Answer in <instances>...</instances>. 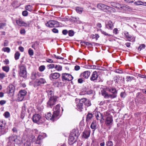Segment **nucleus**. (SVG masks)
Listing matches in <instances>:
<instances>
[{"label": "nucleus", "mask_w": 146, "mask_h": 146, "mask_svg": "<svg viewBox=\"0 0 146 146\" xmlns=\"http://www.w3.org/2000/svg\"><path fill=\"white\" fill-rule=\"evenodd\" d=\"M113 143L111 141H108L107 142L106 145L107 146H113Z\"/></svg>", "instance_id": "54"}, {"label": "nucleus", "mask_w": 146, "mask_h": 146, "mask_svg": "<svg viewBox=\"0 0 146 146\" xmlns=\"http://www.w3.org/2000/svg\"><path fill=\"white\" fill-rule=\"evenodd\" d=\"M90 131L89 130H86L83 132L82 135V137L87 139L90 136Z\"/></svg>", "instance_id": "19"}, {"label": "nucleus", "mask_w": 146, "mask_h": 146, "mask_svg": "<svg viewBox=\"0 0 146 146\" xmlns=\"http://www.w3.org/2000/svg\"><path fill=\"white\" fill-rule=\"evenodd\" d=\"M136 97L138 100L140 101L139 103L141 104H145V102L146 98L140 92H138L136 94Z\"/></svg>", "instance_id": "9"}, {"label": "nucleus", "mask_w": 146, "mask_h": 146, "mask_svg": "<svg viewBox=\"0 0 146 146\" xmlns=\"http://www.w3.org/2000/svg\"><path fill=\"white\" fill-rule=\"evenodd\" d=\"M79 135L78 130L77 129H75L72 131L70 135L74 137H75L76 138H77Z\"/></svg>", "instance_id": "16"}, {"label": "nucleus", "mask_w": 146, "mask_h": 146, "mask_svg": "<svg viewBox=\"0 0 146 146\" xmlns=\"http://www.w3.org/2000/svg\"><path fill=\"white\" fill-rule=\"evenodd\" d=\"M15 90L14 86L13 85H10L7 88V92L11 96H13Z\"/></svg>", "instance_id": "13"}, {"label": "nucleus", "mask_w": 146, "mask_h": 146, "mask_svg": "<svg viewBox=\"0 0 146 146\" xmlns=\"http://www.w3.org/2000/svg\"><path fill=\"white\" fill-rule=\"evenodd\" d=\"M17 24L19 26H29V24H27L23 22L22 19H19L16 21Z\"/></svg>", "instance_id": "15"}, {"label": "nucleus", "mask_w": 146, "mask_h": 146, "mask_svg": "<svg viewBox=\"0 0 146 146\" xmlns=\"http://www.w3.org/2000/svg\"><path fill=\"white\" fill-rule=\"evenodd\" d=\"M26 107L25 104H24L23 106L22 107V110L21 112L23 113L24 112L26 111Z\"/></svg>", "instance_id": "59"}, {"label": "nucleus", "mask_w": 146, "mask_h": 146, "mask_svg": "<svg viewBox=\"0 0 146 146\" xmlns=\"http://www.w3.org/2000/svg\"><path fill=\"white\" fill-rule=\"evenodd\" d=\"M46 82L45 80L43 78H40L39 79L36 80L35 82L34 86L35 87L40 86Z\"/></svg>", "instance_id": "10"}, {"label": "nucleus", "mask_w": 146, "mask_h": 146, "mask_svg": "<svg viewBox=\"0 0 146 146\" xmlns=\"http://www.w3.org/2000/svg\"><path fill=\"white\" fill-rule=\"evenodd\" d=\"M145 45L144 44H142L141 45H140V46H139L138 47V50H139V51H140L142 49L145 48Z\"/></svg>", "instance_id": "47"}, {"label": "nucleus", "mask_w": 146, "mask_h": 146, "mask_svg": "<svg viewBox=\"0 0 146 146\" xmlns=\"http://www.w3.org/2000/svg\"><path fill=\"white\" fill-rule=\"evenodd\" d=\"M32 119L33 121L34 122L38 124L43 123L44 121V119L38 114H35L34 115Z\"/></svg>", "instance_id": "4"}, {"label": "nucleus", "mask_w": 146, "mask_h": 146, "mask_svg": "<svg viewBox=\"0 0 146 146\" xmlns=\"http://www.w3.org/2000/svg\"><path fill=\"white\" fill-rule=\"evenodd\" d=\"M114 72L117 73L119 74H123V72L122 71L119 69H115V70Z\"/></svg>", "instance_id": "55"}, {"label": "nucleus", "mask_w": 146, "mask_h": 146, "mask_svg": "<svg viewBox=\"0 0 146 146\" xmlns=\"http://www.w3.org/2000/svg\"><path fill=\"white\" fill-rule=\"evenodd\" d=\"M82 44H83V43H84V44H86L87 46H90L91 45H92L91 43L90 42H84L83 41L81 42Z\"/></svg>", "instance_id": "57"}, {"label": "nucleus", "mask_w": 146, "mask_h": 146, "mask_svg": "<svg viewBox=\"0 0 146 146\" xmlns=\"http://www.w3.org/2000/svg\"><path fill=\"white\" fill-rule=\"evenodd\" d=\"M30 139L32 142H33L35 141L36 138L33 135H31L30 137Z\"/></svg>", "instance_id": "51"}, {"label": "nucleus", "mask_w": 146, "mask_h": 146, "mask_svg": "<svg viewBox=\"0 0 146 146\" xmlns=\"http://www.w3.org/2000/svg\"><path fill=\"white\" fill-rule=\"evenodd\" d=\"M105 87L104 88L103 90H102L101 93L102 95L104 96L105 98L108 99L110 98L109 94H108L106 91L107 90L105 89Z\"/></svg>", "instance_id": "21"}, {"label": "nucleus", "mask_w": 146, "mask_h": 146, "mask_svg": "<svg viewBox=\"0 0 146 146\" xmlns=\"http://www.w3.org/2000/svg\"><path fill=\"white\" fill-rule=\"evenodd\" d=\"M113 123V117L111 116H108L106 119L105 124L107 126H111Z\"/></svg>", "instance_id": "11"}, {"label": "nucleus", "mask_w": 146, "mask_h": 146, "mask_svg": "<svg viewBox=\"0 0 146 146\" xmlns=\"http://www.w3.org/2000/svg\"><path fill=\"white\" fill-rule=\"evenodd\" d=\"M61 78L63 82L71 81L73 78V77L70 74L66 73H62Z\"/></svg>", "instance_id": "5"}, {"label": "nucleus", "mask_w": 146, "mask_h": 146, "mask_svg": "<svg viewBox=\"0 0 146 146\" xmlns=\"http://www.w3.org/2000/svg\"><path fill=\"white\" fill-rule=\"evenodd\" d=\"M98 76V75L97 72L95 71L93 72L90 77V80L92 81H94L97 79Z\"/></svg>", "instance_id": "17"}, {"label": "nucleus", "mask_w": 146, "mask_h": 146, "mask_svg": "<svg viewBox=\"0 0 146 146\" xmlns=\"http://www.w3.org/2000/svg\"><path fill=\"white\" fill-rule=\"evenodd\" d=\"M5 77V74L3 73H0V78L3 79Z\"/></svg>", "instance_id": "62"}, {"label": "nucleus", "mask_w": 146, "mask_h": 146, "mask_svg": "<svg viewBox=\"0 0 146 146\" xmlns=\"http://www.w3.org/2000/svg\"><path fill=\"white\" fill-rule=\"evenodd\" d=\"M96 117L97 120H100L101 123L104 120V116L100 112H98L95 113Z\"/></svg>", "instance_id": "14"}, {"label": "nucleus", "mask_w": 146, "mask_h": 146, "mask_svg": "<svg viewBox=\"0 0 146 146\" xmlns=\"http://www.w3.org/2000/svg\"><path fill=\"white\" fill-rule=\"evenodd\" d=\"M9 139L13 141L16 143H18L19 140L17 139V135H13L11 137H10Z\"/></svg>", "instance_id": "26"}, {"label": "nucleus", "mask_w": 146, "mask_h": 146, "mask_svg": "<svg viewBox=\"0 0 146 146\" xmlns=\"http://www.w3.org/2000/svg\"><path fill=\"white\" fill-rule=\"evenodd\" d=\"M60 76V74L58 73L55 72L52 73L50 74L49 77L51 79L52 78L53 79H56L59 78Z\"/></svg>", "instance_id": "22"}, {"label": "nucleus", "mask_w": 146, "mask_h": 146, "mask_svg": "<svg viewBox=\"0 0 146 146\" xmlns=\"http://www.w3.org/2000/svg\"><path fill=\"white\" fill-rule=\"evenodd\" d=\"M97 7L100 9L103 10L105 9H109V7L105 5L102 4H98L97 5Z\"/></svg>", "instance_id": "24"}, {"label": "nucleus", "mask_w": 146, "mask_h": 146, "mask_svg": "<svg viewBox=\"0 0 146 146\" xmlns=\"http://www.w3.org/2000/svg\"><path fill=\"white\" fill-rule=\"evenodd\" d=\"M47 67H48L49 69L52 68H54V65L53 64H51L49 65H48L47 66Z\"/></svg>", "instance_id": "58"}, {"label": "nucleus", "mask_w": 146, "mask_h": 146, "mask_svg": "<svg viewBox=\"0 0 146 146\" xmlns=\"http://www.w3.org/2000/svg\"><path fill=\"white\" fill-rule=\"evenodd\" d=\"M46 25L47 27H58L59 23L57 21L54 20H51L47 22Z\"/></svg>", "instance_id": "8"}, {"label": "nucleus", "mask_w": 146, "mask_h": 146, "mask_svg": "<svg viewBox=\"0 0 146 146\" xmlns=\"http://www.w3.org/2000/svg\"><path fill=\"white\" fill-rule=\"evenodd\" d=\"M43 137L41 135H39L37 138L36 141L35 143L36 144H40L42 142V139H43Z\"/></svg>", "instance_id": "29"}, {"label": "nucleus", "mask_w": 146, "mask_h": 146, "mask_svg": "<svg viewBox=\"0 0 146 146\" xmlns=\"http://www.w3.org/2000/svg\"><path fill=\"white\" fill-rule=\"evenodd\" d=\"M20 54L18 52H17L15 54V58L16 60L19 58Z\"/></svg>", "instance_id": "37"}, {"label": "nucleus", "mask_w": 146, "mask_h": 146, "mask_svg": "<svg viewBox=\"0 0 146 146\" xmlns=\"http://www.w3.org/2000/svg\"><path fill=\"white\" fill-rule=\"evenodd\" d=\"M6 101L5 100H1L0 101V104L3 105L6 103Z\"/></svg>", "instance_id": "61"}, {"label": "nucleus", "mask_w": 146, "mask_h": 146, "mask_svg": "<svg viewBox=\"0 0 146 146\" xmlns=\"http://www.w3.org/2000/svg\"><path fill=\"white\" fill-rule=\"evenodd\" d=\"M55 68L58 71H61L62 70V67L60 65H56L55 67Z\"/></svg>", "instance_id": "41"}, {"label": "nucleus", "mask_w": 146, "mask_h": 146, "mask_svg": "<svg viewBox=\"0 0 146 146\" xmlns=\"http://www.w3.org/2000/svg\"><path fill=\"white\" fill-rule=\"evenodd\" d=\"M2 50L5 52H7L8 53H9L10 52V49L9 48L7 47L3 48Z\"/></svg>", "instance_id": "44"}, {"label": "nucleus", "mask_w": 146, "mask_h": 146, "mask_svg": "<svg viewBox=\"0 0 146 146\" xmlns=\"http://www.w3.org/2000/svg\"><path fill=\"white\" fill-rule=\"evenodd\" d=\"M124 34L125 37L127 38L128 40L131 41L132 40H133V38L130 35L128 32L127 31L125 32Z\"/></svg>", "instance_id": "25"}, {"label": "nucleus", "mask_w": 146, "mask_h": 146, "mask_svg": "<svg viewBox=\"0 0 146 146\" xmlns=\"http://www.w3.org/2000/svg\"><path fill=\"white\" fill-rule=\"evenodd\" d=\"M136 5H143L146 6V5L143 4V2L141 1H138L137 2H135L134 3Z\"/></svg>", "instance_id": "42"}, {"label": "nucleus", "mask_w": 146, "mask_h": 146, "mask_svg": "<svg viewBox=\"0 0 146 146\" xmlns=\"http://www.w3.org/2000/svg\"><path fill=\"white\" fill-rule=\"evenodd\" d=\"M4 115L5 117L8 118L10 117V115L9 112L6 111Z\"/></svg>", "instance_id": "50"}, {"label": "nucleus", "mask_w": 146, "mask_h": 146, "mask_svg": "<svg viewBox=\"0 0 146 146\" xmlns=\"http://www.w3.org/2000/svg\"><path fill=\"white\" fill-rule=\"evenodd\" d=\"M45 69V67L44 65L41 66L39 67V70L40 72H42Z\"/></svg>", "instance_id": "56"}, {"label": "nucleus", "mask_w": 146, "mask_h": 146, "mask_svg": "<svg viewBox=\"0 0 146 146\" xmlns=\"http://www.w3.org/2000/svg\"><path fill=\"white\" fill-rule=\"evenodd\" d=\"M2 124L0 125V131H2V129H5V123H4L3 122H2Z\"/></svg>", "instance_id": "38"}, {"label": "nucleus", "mask_w": 146, "mask_h": 146, "mask_svg": "<svg viewBox=\"0 0 146 146\" xmlns=\"http://www.w3.org/2000/svg\"><path fill=\"white\" fill-rule=\"evenodd\" d=\"M32 6L30 5H26L25 7V9L27 10H28L29 11H30L32 10Z\"/></svg>", "instance_id": "36"}, {"label": "nucleus", "mask_w": 146, "mask_h": 146, "mask_svg": "<svg viewBox=\"0 0 146 146\" xmlns=\"http://www.w3.org/2000/svg\"><path fill=\"white\" fill-rule=\"evenodd\" d=\"M134 79V77H133L130 76H127L126 78V81L127 82H131Z\"/></svg>", "instance_id": "35"}, {"label": "nucleus", "mask_w": 146, "mask_h": 146, "mask_svg": "<svg viewBox=\"0 0 146 146\" xmlns=\"http://www.w3.org/2000/svg\"><path fill=\"white\" fill-rule=\"evenodd\" d=\"M20 71L19 73V76L25 79L27 77V72L25 66L22 65L19 66Z\"/></svg>", "instance_id": "3"}, {"label": "nucleus", "mask_w": 146, "mask_h": 146, "mask_svg": "<svg viewBox=\"0 0 146 146\" xmlns=\"http://www.w3.org/2000/svg\"><path fill=\"white\" fill-rule=\"evenodd\" d=\"M75 139H76V138L70 135L69 139V144L70 145L73 144L76 141Z\"/></svg>", "instance_id": "28"}, {"label": "nucleus", "mask_w": 146, "mask_h": 146, "mask_svg": "<svg viewBox=\"0 0 146 146\" xmlns=\"http://www.w3.org/2000/svg\"><path fill=\"white\" fill-rule=\"evenodd\" d=\"M39 75V73L38 72L33 73L31 76V78L32 80H35L37 78Z\"/></svg>", "instance_id": "30"}, {"label": "nucleus", "mask_w": 146, "mask_h": 146, "mask_svg": "<svg viewBox=\"0 0 146 146\" xmlns=\"http://www.w3.org/2000/svg\"><path fill=\"white\" fill-rule=\"evenodd\" d=\"M58 98L57 97L49 98V100L47 103V106L48 107L52 108L56 104Z\"/></svg>", "instance_id": "6"}, {"label": "nucleus", "mask_w": 146, "mask_h": 146, "mask_svg": "<svg viewBox=\"0 0 146 146\" xmlns=\"http://www.w3.org/2000/svg\"><path fill=\"white\" fill-rule=\"evenodd\" d=\"M90 71H86L82 73L80 76L81 77H83L84 79H87L90 76Z\"/></svg>", "instance_id": "20"}, {"label": "nucleus", "mask_w": 146, "mask_h": 146, "mask_svg": "<svg viewBox=\"0 0 146 146\" xmlns=\"http://www.w3.org/2000/svg\"><path fill=\"white\" fill-rule=\"evenodd\" d=\"M54 90L52 88H50L46 91L49 98L56 97V96H54Z\"/></svg>", "instance_id": "18"}, {"label": "nucleus", "mask_w": 146, "mask_h": 146, "mask_svg": "<svg viewBox=\"0 0 146 146\" xmlns=\"http://www.w3.org/2000/svg\"><path fill=\"white\" fill-rule=\"evenodd\" d=\"M84 98L86 100L84 103V106H86L87 107L90 106L91 105L90 101L88 100H87L86 98Z\"/></svg>", "instance_id": "32"}, {"label": "nucleus", "mask_w": 146, "mask_h": 146, "mask_svg": "<svg viewBox=\"0 0 146 146\" xmlns=\"http://www.w3.org/2000/svg\"><path fill=\"white\" fill-rule=\"evenodd\" d=\"M100 31L104 35H105L106 36H110L111 35L109 34H108L105 31L102 30L101 29H100Z\"/></svg>", "instance_id": "53"}, {"label": "nucleus", "mask_w": 146, "mask_h": 146, "mask_svg": "<svg viewBox=\"0 0 146 146\" xmlns=\"http://www.w3.org/2000/svg\"><path fill=\"white\" fill-rule=\"evenodd\" d=\"M53 114H52L50 112H48L45 115L46 118L48 120H51L53 121L56 120L57 117L59 115L60 112V107L59 104H57L54 108Z\"/></svg>", "instance_id": "1"}, {"label": "nucleus", "mask_w": 146, "mask_h": 146, "mask_svg": "<svg viewBox=\"0 0 146 146\" xmlns=\"http://www.w3.org/2000/svg\"><path fill=\"white\" fill-rule=\"evenodd\" d=\"M2 70L6 72H8L9 70V67L8 66H3L2 67Z\"/></svg>", "instance_id": "34"}, {"label": "nucleus", "mask_w": 146, "mask_h": 146, "mask_svg": "<svg viewBox=\"0 0 146 146\" xmlns=\"http://www.w3.org/2000/svg\"><path fill=\"white\" fill-rule=\"evenodd\" d=\"M54 56L57 59L63 60L64 58L62 57H60L59 56H56V55L55 54L54 55Z\"/></svg>", "instance_id": "60"}, {"label": "nucleus", "mask_w": 146, "mask_h": 146, "mask_svg": "<svg viewBox=\"0 0 146 146\" xmlns=\"http://www.w3.org/2000/svg\"><path fill=\"white\" fill-rule=\"evenodd\" d=\"M93 115L92 113H88L86 116V121L87 122L89 121L93 117Z\"/></svg>", "instance_id": "31"}, {"label": "nucleus", "mask_w": 146, "mask_h": 146, "mask_svg": "<svg viewBox=\"0 0 146 146\" xmlns=\"http://www.w3.org/2000/svg\"><path fill=\"white\" fill-rule=\"evenodd\" d=\"M68 35L70 36H72L74 34V31L72 30H70L68 32Z\"/></svg>", "instance_id": "45"}, {"label": "nucleus", "mask_w": 146, "mask_h": 146, "mask_svg": "<svg viewBox=\"0 0 146 146\" xmlns=\"http://www.w3.org/2000/svg\"><path fill=\"white\" fill-rule=\"evenodd\" d=\"M126 95V94L125 92H121L120 94V96L123 98H125Z\"/></svg>", "instance_id": "48"}, {"label": "nucleus", "mask_w": 146, "mask_h": 146, "mask_svg": "<svg viewBox=\"0 0 146 146\" xmlns=\"http://www.w3.org/2000/svg\"><path fill=\"white\" fill-rule=\"evenodd\" d=\"M76 10L78 13L81 14L83 11V9L79 7H76Z\"/></svg>", "instance_id": "33"}, {"label": "nucleus", "mask_w": 146, "mask_h": 146, "mask_svg": "<svg viewBox=\"0 0 146 146\" xmlns=\"http://www.w3.org/2000/svg\"><path fill=\"white\" fill-rule=\"evenodd\" d=\"M26 93L27 92L24 90H20L17 96V101H22L25 96L26 94Z\"/></svg>", "instance_id": "7"}, {"label": "nucleus", "mask_w": 146, "mask_h": 146, "mask_svg": "<svg viewBox=\"0 0 146 146\" xmlns=\"http://www.w3.org/2000/svg\"><path fill=\"white\" fill-rule=\"evenodd\" d=\"M91 128L93 129V131H94L97 128V123L95 120L93 121L92 123L90 125Z\"/></svg>", "instance_id": "27"}, {"label": "nucleus", "mask_w": 146, "mask_h": 146, "mask_svg": "<svg viewBox=\"0 0 146 146\" xmlns=\"http://www.w3.org/2000/svg\"><path fill=\"white\" fill-rule=\"evenodd\" d=\"M22 14L23 16L26 17L28 15V13L27 11L25 10L23 11Z\"/></svg>", "instance_id": "49"}, {"label": "nucleus", "mask_w": 146, "mask_h": 146, "mask_svg": "<svg viewBox=\"0 0 146 146\" xmlns=\"http://www.w3.org/2000/svg\"><path fill=\"white\" fill-rule=\"evenodd\" d=\"M119 80V78L117 76H116L114 77V81L115 83H118Z\"/></svg>", "instance_id": "63"}, {"label": "nucleus", "mask_w": 146, "mask_h": 146, "mask_svg": "<svg viewBox=\"0 0 146 146\" xmlns=\"http://www.w3.org/2000/svg\"><path fill=\"white\" fill-rule=\"evenodd\" d=\"M68 33V31L66 29L62 31V34L65 35H67Z\"/></svg>", "instance_id": "64"}, {"label": "nucleus", "mask_w": 146, "mask_h": 146, "mask_svg": "<svg viewBox=\"0 0 146 146\" xmlns=\"http://www.w3.org/2000/svg\"><path fill=\"white\" fill-rule=\"evenodd\" d=\"M105 89L107 91L112 94H109L110 98L113 99L117 97L118 90H117L115 87L106 86L105 87Z\"/></svg>", "instance_id": "2"}, {"label": "nucleus", "mask_w": 146, "mask_h": 146, "mask_svg": "<svg viewBox=\"0 0 146 146\" xmlns=\"http://www.w3.org/2000/svg\"><path fill=\"white\" fill-rule=\"evenodd\" d=\"M28 53L30 56H33L34 54L33 50L31 48H29L28 50Z\"/></svg>", "instance_id": "46"}, {"label": "nucleus", "mask_w": 146, "mask_h": 146, "mask_svg": "<svg viewBox=\"0 0 146 146\" xmlns=\"http://www.w3.org/2000/svg\"><path fill=\"white\" fill-rule=\"evenodd\" d=\"M113 7H115L119 9L123 8L121 4L119 3H116V5L113 6Z\"/></svg>", "instance_id": "43"}, {"label": "nucleus", "mask_w": 146, "mask_h": 146, "mask_svg": "<svg viewBox=\"0 0 146 146\" xmlns=\"http://www.w3.org/2000/svg\"><path fill=\"white\" fill-rule=\"evenodd\" d=\"M113 26L112 22L111 21H108L106 25V28L112 30Z\"/></svg>", "instance_id": "23"}, {"label": "nucleus", "mask_w": 146, "mask_h": 146, "mask_svg": "<svg viewBox=\"0 0 146 146\" xmlns=\"http://www.w3.org/2000/svg\"><path fill=\"white\" fill-rule=\"evenodd\" d=\"M8 130V128H6L4 129H2V131H0V133L1 135L5 134L7 132Z\"/></svg>", "instance_id": "39"}, {"label": "nucleus", "mask_w": 146, "mask_h": 146, "mask_svg": "<svg viewBox=\"0 0 146 146\" xmlns=\"http://www.w3.org/2000/svg\"><path fill=\"white\" fill-rule=\"evenodd\" d=\"M6 25V24L5 23H0V29H3Z\"/></svg>", "instance_id": "52"}, {"label": "nucleus", "mask_w": 146, "mask_h": 146, "mask_svg": "<svg viewBox=\"0 0 146 146\" xmlns=\"http://www.w3.org/2000/svg\"><path fill=\"white\" fill-rule=\"evenodd\" d=\"M86 100L85 98H82L79 100V103L76 105L77 108L81 111L84 108V103Z\"/></svg>", "instance_id": "12"}, {"label": "nucleus", "mask_w": 146, "mask_h": 146, "mask_svg": "<svg viewBox=\"0 0 146 146\" xmlns=\"http://www.w3.org/2000/svg\"><path fill=\"white\" fill-rule=\"evenodd\" d=\"M86 94L88 95H90L93 93L94 91L91 89H88L86 90Z\"/></svg>", "instance_id": "40"}]
</instances>
